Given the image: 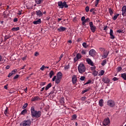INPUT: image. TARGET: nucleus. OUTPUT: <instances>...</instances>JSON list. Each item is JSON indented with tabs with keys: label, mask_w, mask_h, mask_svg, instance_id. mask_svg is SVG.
<instances>
[{
	"label": "nucleus",
	"mask_w": 126,
	"mask_h": 126,
	"mask_svg": "<svg viewBox=\"0 0 126 126\" xmlns=\"http://www.w3.org/2000/svg\"><path fill=\"white\" fill-rule=\"evenodd\" d=\"M4 114L5 116H7V108H6V109L4 111Z\"/></svg>",
	"instance_id": "54"
},
{
	"label": "nucleus",
	"mask_w": 126,
	"mask_h": 126,
	"mask_svg": "<svg viewBox=\"0 0 126 126\" xmlns=\"http://www.w3.org/2000/svg\"><path fill=\"white\" fill-rule=\"evenodd\" d=\"M98 105L99 107H103V106H104V100H103V99H101L99 100Z\"/></svg>",
	"instance_id": "17"
},
{
	"label": "nucleus",
	"mask_w": 126,
	"mask_h": 126,
	"mask_svg": "<svg viewBox=\"0 0 126 126\" xmlns=\"http://www.w3.org/2000/svg\"><path fill=\"white\" fill-rule=\"evenodd\" d=\"M42 21H41L40 19H39L37 21H34L33 22V24L37 25V24H41Z\"/></svg>",
	"instance_id": "19"
},
{
	"label": "nucleus",
	"mask_w": 126,
	"mask_h": 126,
	"mask_svg": "<svg viewBox=\"0 0 126 126\" xmlns=\"http://www.w3.org/2000/svg\"><path fill=\"white\" fill-rule=\"evenodd\" d=\"M99 51H100V52H104V51H105V49L104 48L100 47L99 48Z\"/></svg>",
	"instance_id": "50"
},
{
	"label": "nucleus",
	"mask_w": 126,
	"mask_h": 126,
	"mask_svg": "<svg viewBox=\"0 0 126 126\" xmlns=\"http://www.w3.org/2000/svg\"><path fill=\"white\" fill-rule=\"evenodd\" d=\"M89 21V18H87V19H85V20L82 22V25H85V23L88 22Z\"/></svg>",
	"instance_id": "25"
},
{
	"label": "nucleus",
	"mask_w": 126,
	"mask_h": 126,
	"mask_svg": "<svg viewBox=\"0 0 126 126\" xmlns=\"http://www.w3.org/2000/svg\"><path fill=\"white\" fill-rule=\"evenodd\" d=\"M106 63H107V60H104L101 63V65H102V66H104V65H105Z\"/></svg>",
	"instance_id": "33"
},
{
	"label": "nucleus",
	"mask_w": 126,
	"mask_h": 126,
	"mask_svg": "<svg viewBox=\"0 0 126 126\" xmlns=\"http://www.w3.org/2000/svg\"><path fill=\"white\" fill-rule=\"evenodd\" d=\"M86 61L88 64H90V65H92V66H93L94 63H93V62H92V60H91V59L87 58Z\"/></svg>",
	"instance_id": "15"
},
{
	"label": "nucleus",
	"mask_w": 126,
	"mask_h": 126,
	"mask_svg": "<svg viewBox=\"0 0 126 126\" xmlns=\"http://www.w3.org/2000/svg\"><path fill=\"white\" fill-rule=\"evenodd\" d=\"M31 125V121L30 120L24 121L23 122V126H30Z\"/></svg>",
	"instance_id": "11"
},
{
	"label": "nucleus",
	"mask_w": 126,
	"mask_h": 126,
	"mask_svg": "<svg viewBox=\"0 0 126 126\" xmlns=\"http://www.w3.org/2000/svg\"><path fill=\"white\" fill-rule=\"evenodd\" d=\"M102 81L104 82V83L108 84V83H109L110 82V79L108 78H104L102 79Z\"/></svg>",
	"instance_id": "16"
},
{
	"label": "nucleus",
	"mask_w": 126,
	"mask_h": 126,
	"mask_svg": "<svg viewBox=\"0 0 126 126\" xmlns=\"http://www.w3.org/2000/svg\"><path fill=\"white\" fill-rule=\"evenodd\" d=\"M54 93H55V90H53L52 91H51L50 93H49V95H51L52 94H54Z\"/></svg>",
	"instance_id": "64"
},
{
	"label": "nucleus",
	"mask_w": 126,
	"mask_h": 126,
	"mask_svg": "<svg viewBox=\"0 0 126 126\" xmlns=\"http://www.w3.org/2000/svg\"><path fill=\"white\" fill-rule=\"evenodd\" d=\"M61 103L62 104H64V98H62L61 100H60Z\"/></svg>",
	"instance_id": "48"
},
{
	"label": "nucleus",
	"mask_w": 126,
	"mask_h": 126,
	"mask_svg": "<svg viewBox=\"0 0 126 126\" xmlns=\"http://www.w3.org/2000/svg\"><path fill=\"white\" fill-rule=\"evenodd\" d=\"M82 46H83V47H84V48H88V47H89V45H88L87 44V43H86V42L83 43H82Z\"/></svg>",
	"instance_id": "30"
},
{
	"label": "nucleus",
	"mask_w": 126,
	"mask_h": 126,
	"mask_svg": "<svg viewBox=\"0 0 126 126\" xmlns=\"http://www.w3.org/2000/svg\"><path fill=\"white\" fill-rule=\"evenodd\" d=\"M12 75H13V74L12 72H10L8 75V77H10V76H12Z\"/></svg>",
	"instance_id": "58"
},
{
	"label": "nucleus",
	"mask_w": 126,
	"mask_h": 126,
	"mask_svg": "<svg viewBox=\"0 0 126 126\" xmlns=\"http://www.w3.org/2000/svg\"><path fill=\"white\" fill-rule=\"evenodd\" d=\"M89 55L92 57H94L96 55V51L94 49H91L89 51Z\"/></svg>",
	"instance_id": "12"
},
{
	"label": "nucleus",
	"mask_w": 126,
	"mask_h": 126,
	"mask_svg": "<svg viewBox=\"0 0 126 126\" xmlns=\"http://www.w3.org/2000/svg\"><path fill=\"white\" fill-rule=\"evenodd\" d=\"M36 15H38V16H42V15H43V13H42L41 10H39L36 11Z\"/></svg>",
	"instance_id": "22"
},
{
	"label": "nucleus",
	"mask_w": 126,
	"mask_h": 126,
	"mask_svg": "<svg viewBox=\"0 0 126 126\" xmlns=\"http://www.w3.org/2000/svg\"><path fill=\"white\" fill-rule=\"evenodd\" d=\"M109 53L108 52L104 53L103 55L102 56V60H104V59H106L107 57H108V55Z\"/></svg>",
	"instance_id": "23"
},
{
	"label": "nucleus",
	"mask_w": 126,
	"mask_h": 126,
	"mask_svg": "<svg viewBox=\"0 0 126 126\" xmlns=\"http://www.w3.org/2000/svg\"><path fill=\"white\" fill-rule=\"evenodd\" d=\"M86 99V96H83L81 98V101H85Z\"/></svg>",
	"instance_id": "46"
},
{
	"label": "nucleus",
	"mask_w": 126,
	"mask_h": 126,
	"mask_svg": "<svg viewBox=\"0 0 126 126\" xmlns=\"http://www.w3.org/2000/svg\"><path fill=\"white\" fill-rule=\"evenodd\" d=\"M122 69V68L121 66H118L117 68V72H120V71H121Z\"/></svg>",
	"instance_id": "39"
},
{
	"label": "nucleus",
	"mask_w": 126,
	"mask_h": 126,
	"mask_svg": "<svg viewBox=\"0 0 126 126\" xmlns=\"http://www.w3.org/2000/svg\"><path fill=\"white\" fill-rule=\"evenodd\" d=\"M40 70H44L45 69V65H43L40 68Z\"/></svg>",
	"instance_id": "49"
},
{
	"label": "nucleus",
	"mask_w": 126,
	"mask_h": 126,
	"mask_svg": "<svg viewBox=\"0 0 126 126\" xmlns=\"http://www.w3.org/2000/svg\"><path fill=\"white\" fill-rule=\"evenodd\" d=\"M89 9H90L89 6H87L86 7L85 10L86 12H88L89 11Z\"/></svg>",
	"instance_id": "45"
},
{
	"label": "nucleus",
	"mask_w": 126,
	"mask_h": 126,
	"mask_svg": "<svg viewBox=\"0 0 126 126\" xmlns=\"http://www.w3.org/2000/svg\"><path fill=\"white\" fill-rule=\"evenodd\" d=\"M56 46H57V43L56 42H52L51 44V48H56Z\"/></svg>",
	"instance_id": "29"
},
{
	"label": "nucleus",
	"mask_w": 126,
	"mask_h": 126,
	"mask_svg": "<svg viewBox=\"0 0 126 126\" xmlns=\"http://www.w3.org/2000/svg\"><path fill=\"white\" fill-rule=\"evenodd\" d=\"M58 6L61 7V8H63L64 7L65 8H67L68 7V5L66 4V1H59L58 2Z\"/></svg>",
	"instance_id": "5"
},
{
	"label": "nucleus",
	"mask_w": 126,
	"mask_h": 126,
	"mask_svg": "<svg viewBox=\"0 0 126 126\" xmlns=\"http://www.w3.org/2000/svg\"><path fill=\"white\" fill-rule=\"evenodd\" d=\"M112 80H113V81H117V80H118V78L114 77L113 78Z\"/></svg>",
	"instance_id": "53"
},
{
	"label": "nucleus",
	"mask_w": 126,
	"mask_h": 126,
	"mask_svg": "<svg viewBox=\"0 0 126 126\" xmlns=\"http://www.w3.org/2000/svg\"><path fill=\"white\" fill-rule=\"evenodd\" d=\"M27 106H28V103H26L23 106L22 108L26 109V108H27Z\"/></svg>",
	"instance_id": "42"
},
{
	"label": "nucleus",
	"mask_w": 126,
	"mask_h": 126,
	"mask_svg": "<svg viewBox=\"0 0 126 126\" xmlns=\"http://www.w3.org/2000/svg\"><path fill=\"white\" fill-rule=\"evenodd\" d=\"M17 14H18V15H21V14H22V10H19Z\"/></svg>",
	"instance_id": "47"
},
{
	"label": "nucleus",
	"mask_w": 126,
	"mask_h": 126,
	"mask_svg": "<svg viewBox=\"0 0 126 126\" xmlns=\"http://www.w3.org/2000/svg\"><path fill=\"white\" fill-rule=\"evenodd\" d=\"M27 113V110L26 109H24L23 110L21 113V115H25V114H26Z\"/></svg>",
	"instance_id": "35"
},
{
	"label": "nucleus",
	"mask_w": 126,
	"mask_h": 126,
	"mask_svg": "<svg viewBox=\"0 0 126 126\" xmlns=\"http://www.w3.org/2000/svg\"><path fill=\"white\" fill-rule=\"evenodd\" d=\"M121 77L124 80H126V73L121 74Z\"/></svg>",
	"instance_id": "27"
},
{
	"label": "nucleus",
	"mask_w": 126,
	"mask_h": 126,
	"mask_svg": "<svg viewBox=\"0 0 126 126\" xmlns=\"http://www.w3.org/2000/svg\"><path fill=\"white\" fill-rule=\"evenodd\" d=\"M95 68H96V67L95 66H94L93 67H91V70H95Z\"/></svg>",
	"instance_id": "55"
},
{
	"label": "nucleus",
	"mask_w": 126,
	"mask_h": 126,
	"mask_svg": "<svg viewBox=\"0 0 126 126\" xmlns=\"http://www.w3.org/2000/svg\"><path fill=\"white\" fill-rule=\"evenodd\" d=\"M98 74V71L94 70L93 72V75H94V76H97Z\"/></svg>",
	"instance_id": "37"
},
{
	"label": "nucleus",
	"mask_w": 126,
	"mask_h": 126,
	"mask_svg": "<svg viewBox=\"0 0 126 126\" xmlns=\"http://www.w3.org/2000/svg\"><path fill=\"white\" fill-rule=\"evenodd\" d=\"M77 118V116L75 114H74L72 116L71 121H74V120H76Z\"/></svg>",
	"instance_id": "31"
},
{
	"label": "nucleus",
	"mask_w": 126,
	"mask_h": 126,
	"mask_svg": "<svg viewBox=\"0 0 126 126\" xmlns=\"http://www.w3.org/2000/svg\"><path fill=\"white\" fill-rule=\"evenodd\" d=\"M70 66L69 64L68 65H65V66L64 67V70H67V69H69Z\"/></svg>",
	"instance_id": "36"
},
{
	"label": "nucleus",
	"mask_w": 126,
	"mask_h": 126,
	"mask_svg": "<svg viewBox=\"0 0 126 126\" xmlns=\"http://www.w3.org/2000/svg\"><path fill=\"white\" fill-rule=\"evenodd\" d=\"M117 33H122L123 31H122V30H118L117 31Z\"/></svg>",
	"instance_id": "59"
},
{
	"label": "nucleus",
	"mask_w": 126,
	"mask_h": 126,
	"mask_svg": "<svg viewBox=\"0 0 126 126\" xmlns=\"http://www.w3.org/2000/svg\"><path fill=\"white\" fill-rule=\"evenodd\" d=\"M17 72V69H14V70H12L11 72L13 74H15V73H16Z\"/></svg>",
	"instance_id": "44"
},
{
	"label": "nucleus",
	"mask_w": 126,
	"mask_h": 126,
	"mask_svg": "<svg viewBox=\"0 0 126 126\" xmlns=\"http://www.w3.org/2000/svg\"><path fill=\"white\" fill-rule=\"evenodd\" d=\"M107 105L110 108H114L116 106V102L113 100L109 99L107 102Z\"/></svg>",
	"instance_id": "4"
},
{
	"label": "nucleus",
	"mask_w": 126,
	"mask_h": 126,
	"mask_svg": "<svg viewBox=\"0 0 126 126\" xmlns=\"http://www.w3.org/2000/svg\"><path fill=\"white\" fill-rule=\"evenodd\" d=\"M63 54H62V55L60 56V57H59V59H60L59 62H60V61H61V60H62V59L63 58Z\"/></svg>",
	"instance_id": "63"
},
{
	"label": "nucleus",
	"mask_w": 126,
	"mask_h": 126,
	"mask_svg": "<svg viewBox=\"0 0 126 126\" xmlns=\"http://www.w3.org/2000/svg\"><path fill=\"white\" fill-rule=\"evenodd\" d=\"M31 111L32 117H34L36 119L40 118L42 115V112L40 111L35 110V107L34 106L31 107Z\"/></svg>",
	"instance_id": "1"
},
{
	"label": "nucleus",
	"mask_w": 126,
	"mask_h": 126,
	"mask_svg": "<svg viewBox=\"0 0 126 126\" xmlns=\"http://www.w3.org/2000/svg\"><path fill=\"white\" fill-rule=\"evenodd\" d=\"M104 73H105V71L103 70H101L99 73V75L102 76L104 75Z\"/></svg>",
	"instance_id": "38"
},
{
	"label": "nucleus",
	"mask_w": 126,
	"mask_h": 126,
	"mask_svg": "<svg viewBox=\"0 0 126 126\" xmlns=\"http://www.w3.org/2000/svg\"><path fill=\"white\" fill-rule=\"evenodd\" d=\"M109 34H110V39H115V35H114V32L113 31V30L110 29V32H109Z\"/></svg>",
	"instance_id": "14"
},
{
	"label": "nucleus",
	"mask_w": 126,
	"mask_h": 126,
	"mask_svg": "<svg viewBox=\"0 0 126 126\" xmlns=\"http://www.w3.org/2000/svg\"><path fill=\"white\" fill-rule=\"evenodd\" d=\"M99 1H100V0H95V4H94V5L95 7H97L98 6V4L99 3Z\"/></svg>",
	"instance_id": "40"
},
{
	"label": "nucleus",
	"mask_w": 126,
	"mask_h": 126,
	"mask_svg": "<svg viewBox=\"0 0 126 126\" xmlns=\"http://www.w3.org/2000/svg\"><path fill=\"white\" fill-rule=\"evenodd\" d=\"M81 54H82V55H86V52H85V51H84V50H82L81 52Z\"/></svg>",
	"instance_id": "57"
},
{
	"label": "nucleus",
	"mask_w": 126,
	"mask_h": 126,
	"mask_svg": "<svg viewBox=\"0 0 126 126\" xmlns=\"http://www.w3.org/2000/svg\"><path fill=\"white\" fill-rule=\"evenodd\" d=\"M90 27L91 28V30L92 32H93V33L95 32L96 31V26L93 25V22H90Z\"/></svg>",
	"instance_id": "6"
},
{
	"label": "nucleus",
	"mask_w": 126,
	"mask_h": 126,
	"mask_svg": "<svg viewBox=\"0 0 126 126\" xmlns=\"http://www.w3.org/2000/svg\"><path fill=\"white\" fill-rule=\"evenodd\" d=\"M19 77V75H16L14 77V79H17V78H18Z\"/></svg>",
	"instance_id": "56"
},
{
	"label": "nucleus",
	"mask_w": 126,
	"mask_h": 126,
	"mask_svg": "<svg viewBox=\"0 0 126 126\" xmlns=\"http://www.w3.org/2000/svg\"><path fill=\"white\" fill-rule=\"evenodd\" d=\"M46 85V82H41L40 84V86H44Z\"/></svg>",
	"instance_id": "52"
},
{
	"label": "nucleus",
	"mask_w": 126,
	"mask_h": 126,
	"mask_svg": "<svg viewBox=\"0 0 126 126\" xmlns=\"http://www.w3.org/2000/svg\"><path fill=\"white\" fill-rule=\"evenodd\" d=\"M53 75H55V72H54V71L52 70L49 73L50 78H52V77H53Z\"/></svg>",
	"instance_id": "26"
},
{
	"label": "nucleus",
	"mask_w": 126,
	"mask_h": 126,
	"mask_svg": "<svg viewBox=\"0 0 126 126\" xmlns=\"http://www.w3.org/2000/svg\"><path fill=\"white\" fill-rule=\"evenodd\" d=\"M43 1L44 0H35V2L36 4H41Z\"/></svg>",
	"instance_id": "21"
},
{
	"label": "nucleus",
	"mask_w": 126,
	"mask_h": 126,
	"mask_svg": "<svg viewBox=\"0 0 126 126\" xmlns=\"http://www.w3.org/2000/svg\"><path fill=\"white\" fill-rule=\"evenodd\" d=\"M119 16H120V14H116L112 18V19L113 20H116L117 18H118V17H119Z\"/></svg>",
	"instance_id": "28"
},
{
	"label": "nucleus",
	"mask_w": 126,
	"mask_h": 126,
	"mask_svg": "<svg viewBox=\"0 0 126 126\" xmlns=\"http://www.w3.org/2000/svg\"><path fill=\"white\" fill-rule=\"evenodd\" d=\"M81 58H82L81 54H80V53L77 54L76 57L74 58V63L78 61V60H80Z\"/></svg>",
	"instance_id": "8"
},
{
	"label": "nucleus",
	"mask_w": 126,
	"mask_h": 126,
	"mask_svg": "<svg viewBox=\"0 0 126 126\" xmlns=\"http://www.w3.org/2000/svg\"><path fill=\"white\" fill-rule=\"evenodd\" d=\"M66 28L63 27H60L58 29V31L59 32H63V31H65Z\"/></svg>",
	"instance_id": "18"
},
{
	"label": "nucleus",
	"mask_w": 126,
	"mask_h": 126,
	"mask_svg": "<svg viewBox=\"0 0 126 126\" xmlns=\"http://www.w3.org/2000/svg\"><path fill=\"white\" fill-rule=\"evenodd\" d=\"M109 12L110 13V15L112 16L113 15V10L111 9V8H109Z\"/></svg>",
	"instance_id": "41"
},
{
	"label": "nucleus",
	"mask_w": 126,
	"mask_h": 126,
	"mask_svg": "<svg viewBox=\"0 0 126 126\" xmlns=\"http://www.w3.org/2000/svg\"><path fill=\"white\" fill-rule=\"evenodd\" d=\"M90 90V88H88V89L83 91L82 92V94H84V93H86V92H87Z\"/></svg>",
	"instance_id": "32"
},
{
	"label": "nucleus",
	"mask_w": 126,
	"mask_h": 126,
	"mask_svg": "<svg viewBox=\"0 0 126 126\" xmlns=\"http://www.w3.org/2000/svg\"><path fill=\"white\" fill-rule=\"evenodd\" d=\"M19 29H20L19 27H17V28H13L11 29V30L12 31H18Z\"/></svg>",
	"instance_id": "34"
},
{
	"label": "nucleus",
	"mask_w": 126,
	"mask_h": 126,
	"mask_svg": "<svg viewBox=\"0 0 126 126\" xmlns=\"http://www.w3.org/2000/svg\"><path fill=\"white\" fill-rule=\"evenodd\" d=\"M122 15L123 16H126V5H124L122 9Z\"/></svg>",
	"instance_id": "13"
},
{
	"label": "nucleus",
	"mask_w": 126,
	"mask_h": 126,
	"mask_svg": "<svg viewBox=\"0 0 126 126\" xmlns=\"http://www.w3.org/2000/svg\"><path fill=\"white\" fill-rule=\"evenodd\" d=\"M76 82H77V76L76 75H73L72 76V83L74 85L76 84Z\"/></svg>",
	"instance_id": "7"
},
{
	"label": "nucleus",
	"mask_w": 126,
	"mask_h": 126,
	"mask_svg": "<svg viewBox=\"0 0 126 126\" xmlns=\"http://www.w3.org/2000/svg\"><path fill=\"white\" fill-rule=\"evenodd\" d=\"M90 83H91V80H89L85 84H90Z\"/></svg>",
	"instance_id": "60"
},
{
	"label": "nucleus",
	"mask_w": 126,
	"mask_h": 126,
	"mask_svg": "<svg viewBox=\"0 0 126 126\" xmlns=\"http://www.w3.org/2000/svg\"><path fill=\"white\" fill-rule=\"evenodd\" d=\"M110 124V119L109 118H106L102 122L103 126H107Z\"/></svg>",
	"instance_id": "9"
},
{
	"label": "nucleus",
	"mask_w": 126,
	"mask_h": 126,
	"mask_svg": "<svg viewBox=\"0 0 126 126\" xmlns=\"http://www.w3.org/2000/svg\"><path fill=\"white\" fill-rule=\"evenodd\" d=\"M52 87V84L49 83L48 84L47 86L45 87V90L47 91V90H49V88H51Z\"/></svg>",
	"instance_id": "24"
},
{
	"label": "nucleus",
	"mask_w": 126,
	"mask_h": 126,
	"mask_svg": "<svg viewBox=\"0 0 126 126\" xmlns=\"http://www.w3.org/2000/svg\"><path fill=\"white\" fill-rule=\"evenodd\" d=\"M26 59H27V56H26L22 58V60H23V61H26Z\"/></svg>",
	"instance_id": "61"
},
{
	"label": "nucleus",
	"mask_w": 126,
	"mask_h": 126,
	"mask_svg": "<svg viewBox=\"0 0 126 126\" xmlns=\"http://www.w3.org/2000/svg\"><path fill=\"white\" fill-rule=\"evenodd\" d=\"M26 6L28 9H32L33 8V6H34V4L32 2H28L27 3Z\"/></svg>",
	"instance_id": "10"
},
{
	"label": "nucleus",
	"mask_w": 126,
	"mask_h": 126,
	"mask_svg": "<svg viewBox=\"0 0 126 126\" xmlns=\"http://www.w3.org/2000/svg\"><path fill=\"white\" fill-rule=\"evenodd\" d=\"M80 80H81V81H84V80H85V76H81L80 78Z\"/></svg>",
	"instance_id": "43"
},
{
	"label": "nucleus",
	"mask_w": 126,
	"mask_h": 126,
	"mask_svg": "<svg viewBox=\"0 0 126 126\" xmlns=\"http://www.w3.org/2000/svg\"><path fill=\"white\" fill-rule=\"evenodd\" d=\"M40 98L38 96H34L33 97H32L31 99V101L32 102H34V101H38V100H39Z\"/></svg>",
	"instance_id": "20"
},
{
	"label": "nucleus",
	"mask_w": 126,
	"mask_h": 126,
	"mask_svg": "<svg viewBox=\"0 0 126 126\" xmlns=\"http://www.w3.org/2000/svg\"><path fill=\"white\" fill-rule=\"evenodd\" d=\"M77 42H81V41H82V38H79L77 39Z\"/></svg>",
	"instance_id": "62"
},
{
	"label": "nucleus",
	"mask_w": 126,
	"mask_h": 126,
	"mask_svg": "<svg viewBox=\"0 0 126 126\" xmlns=\"http://www.w3.org/2000/svg\"><path fill=\"white\" fill-rule=\"evenodd\" d=\"M62 78H63V73L62 72H58L57 76H54L52 78V81H55L57 84H59L61 82Z\"/></svg>",
	"instance_id": "2"
},
{
	"label": "nucleus",
	"mask_w": 126,
	"mask_h": 126,
	"mask_svg": "<svg viewBox=\"0 0 126 126\" xmlns=\"http://www.w3.org/2000/svg\"><path fill=\"white\" fill-rule=\"evenodd\" d=\"M81 20V21H82V22H83L84 21V20H85V16L82 17Z\"/></svg>",
	"instance_id": "51"
},
{
	"label": "nucleus",
	"mask_w": 126,
	"mask_h": 126,
	"mask_svg": "<svg viewBox=\"0 0 126 126\" xmlns=\"http://www.w3.org/2000/svg\"><path fill=\"white\" fill-rule=\"evenodd\" d=\"M78 69L80 73H83L86 70V67H85V65L83 63H81L78 66Z\"/></svg>",
	"instance_id": "3"
}]
</instances>
